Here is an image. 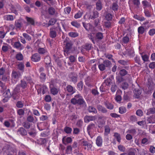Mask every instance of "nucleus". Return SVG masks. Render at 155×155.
<instances>
[{"label": "nucleus", "mask_w": 155, "mask_h": 155, "mask_svg": "<svg viewBox=\"0 0 155 155\" xmlns=\"http://www.w3.org/2000/svg\"><path fill=\"white\" fill-rule=\"evenodd\" d=\"M23 56L22 54L20 53H19L17 54L16 56V59L18 60L21 61L23 59Z\"/></svg>", "instance_id": "45"}, {"label": "nucleus", "mask_w": 155, "mask_h": 155, "mask_svg": "<svg viewBox=\"0 0 155 155\" xmlns=\"http://www.w3.org/2000/svg\"><path fill=\"white\" fill-rule=\"evenodd\" d=\"M4 124L5 126L7 127H13L15 126L14 121L12 119L5 121Z\"/></svg>", "instance_id": "8"}, {"label": "nucleus", "mask_w": 155, "mask_h": 155, "mask_svg": "<svg viewBox=\"0 0 155 155\" xmlns=\"http://www.w3.org/2000/svg\"><path fill=\"white\" fill-rule=\"evenodd\" d=\"M128 153V155H135L134 150L133 148H130L129 149Z\"/></svg>", "instance_id": "56"}, {"label": "nucleus", "mask_w": 155, "mask_h": 155, "mask_svg": "<svg viewBox=\"0 0 155 155\" xmlns=\"http://www.w3.org/2000/svg\"><path fill=\"white\" fill-rule=\"evenodd\" d=\"M149 131L152 134H155V125H151L149 127Z\"/></svg>", "instance_id": "36"}, {"label": "nucleus", "mask_w": 155, "mask_h": 155, "mask_svg": "<svg viewBox=\"0 0 155 155\" xmlns=\"http://www.w3.org/2000/svg\"><path fill=\"white\" fill-rule=\"evenodd\" d=\"M105 17L107 20L110 21L112 18V16L110 14L107 13L106 14Z\"/></svg>", "instance_id": "48"}, {"label": "nucleus", "mask_w": 155, "mask_h": 155, "mask_svg": "<svg viewBox=\"0 0 155 155\" xmlns=\"http://www.w3.org/2000/svg\"><path fill=\"white\" fill-rule=\"evenodd\" d=\"M20 75L19 72L18 71H13L12 73V82L13 83H15L18 80Z\"/></svg>", "instance_id": "5"}, {"label": "nucleus", "mask_w": 155, "mask_h": 155, "mask_svg": "<svg viewBox=\"0 0 155 155\" xmlns=\"http://www.w3.org/2000/svg\"><path fill=\"white\" fill-rule=\"evenodd\" d=\"M95 119L94 116H86L84 118V121L86 123H88L90 121L94 120Z\"/></svg>", "instance_id": "19"}, {"label": "nucleus", "mask_w": 155, "mask_h": 155, "mask_svg": "<svg viewBox=\"0 0 155 155\" xmlns=\"http://www.w3.org/2000/svg\"><path fill=\"white\" fill-rule=\"evenodd\" d=\"M48 12L49 14L51 15H54L56 12L55 9L53 7H50L48 9Z\"/></svg>", "instance_id": "29"}, {"label": "nucleus", "mask_w": 155, "mask_h": 155, "mask_svg": "<svg viewBox=\"0 0 155 155\" xmlns=\"http://www.w3.org/2000/svg\"><path fill=\"white\" fill-rule=\"evenodd\" d=\"M18 134H20L22 136L26 135L27 134V132L25 130L23 127L19 128L17 131Z\"/></svg>", "instance_id": "15"}, {"label": "nucleus", "mask_w": 155, "mask_h": 155, "mask_svg": "<svg viewBox=\"0 0 155 155\" xmlns=\"http://www.w3.org/2000/svg\"><path fill=\"white\" fill-rule=\"evenodd\" d=\"M69 35L72 38H75L78 36V34L75 32L71 31L68 33Z\"/></svg>", "instance_id": "31"}, {"label": "nucleus", "mask_w": 155, "mask_h": 155, "mask_svg": "<svg viewBox=\"0 0 155 155\" xmlns=\"http://www.w3.org/2000/svg\"><path fill=\"white\" fill-rule=\"evenodd\" d=\"M57 21V20L55 18H53L51 19L49 21L48 23L47 24V27L54 25Z\"/></svg>", "instance_id": "28"}, {"label": "nucleus", "mask_w": 155, "mask_h": 155, "mask_svg": "<svg viewBox=\"0 0 155 155\" xmlns=\"http://www.w3.org/2000/svg\"><path fill=\"white\" fill-rule=\"evenodd\" d=\"M118 5L117 3H113L112 6V9L114 11L117 10L118 8Z\"/></svg>", "instance_id": "53"}, {"label": "nucleus", "mask_w": 155, "mask_h": 155, "mask_svg": "<svg viewBox=\"0 0 155 155\" xmlns=\"http://www.w3.org/2000/svg\"><path fill=\"white\" fill-rule=\"evenodd\" d=\"M71 10V8L69 7H68L64 8V11L65 14H69L70 13Z\"/></svg>", "instance_id": "54"}, {"label": "nucleus", "mask_w": 155, "mask_h": 155, "mask_svg": "<svg viewBox=\"0 0 155 155\" xmlns=\"http://www.w3.org/2000/svg\"><path fill=\"white\" fill-rule=\"evenodd\" d=\"M3 95L4 97L10 98L11 97V93L9 90L8 89L6 91L3 93Z\"/></svg>", "instance_id": "33"}, {"label": "nucleus", "mask_w": 155, "mask_h": 155, "mask_svg": "<svg viewBox=\"0 0 155 155\" xmlns=\"http://www.w3.org/2000/svg\"><path fill=\"white\" fill-rule=\"evenodd\" d=\"M81 144L82 146H85L84 149H85L87 148L88 149V148H90L91 147V145L90 143H88L86 141L83 140L81 141Z\"/></svg>", "instance_id": "21"}, {"label": "nucleus", "mask_w": 155, "mask_h": 155, "mask_svg": "<svg viewBox=\"0 0 155 155\" xmlns=\"http://www.w3.org/2000/svg\"><path fill=\"white\" fill-rule=\"evenodd\" d=\"M38 52L40 54H43L47 52V50L44 48H39L38 49Z\"/></svg>", "instance_id": "43"}, {"label": "nucleus", "mask_w": 155, "mask_h": 155, "mask_svg": "<svg viewBox=\"0 0 155 155\" xmlns=\"http://www.w3.org/2000/svg\"><path fill=\"white\" fill-rule=\"evenodd\" d=\"M141 143L143 144L147 145L150 143V141L147 139L144 138L142 139Z\"/></svg>", "instance_id": "46"}, {"label": "nucleus", "mask_w": 155, "mask_h": 155, "mask_svg": "<svg viewBox=\"0 0 155 155\" xmlns=\"http://www.w3.org/2000/svg\"><path fill=\"white\" fill-rule=\"evenodd\" d=\"M23 36L27 40L29 41L31 40V37L28 34L26 33H23L22 34Z\"/></svg>", "instance_id": "49"}, {"label": "nucleus", "mask_w": 155, "mask_h": 155, "mask_svg": "<svg viewBox=\"0 0 155 155\" xmlns=\"http://www.w3.org/2000/svg\"><path fill=\"white\" fill-rule=\"evenodd\" d=\"M126 109L124 107H121L119 108V112L121 114H123L126 112Z\"/></svg>", "instance_id": "41"}, {"label": "nucleus", "mask_w": 155, "mask_h": 155, "mask_svg": "<svg viewBox=\"0 0 155 155\" xmlns=\"http://www.w3.org/2000/svg\"><path fill=\"white\" fill-rule=\"evenodd\" d=\"M96 9L97 10L100 11L102 8L101 3L100 2H98L96 3Z\"/></svg>", "instance_id": "61"}, {"label": "nucleus", "mask_w": 155, "mask_h": 155, "mask_svg": "<svg viewBox=\"0 0 155 155\" xmlns=\"http://www.w3.org/2000/svg\"><path fill=\"white\" fill-rule=\"evenodd\" d=\"M107 88L108 87L105 86V83H103L100 88V91L102 92H104Z\"/></svg>", "instance_id": "39"}, {"label": "nucleus", "mask_w": 155, "mask_h": 155, "mask_svg": "<svg viewBox=\"0 0 155 155\" xmlns=\"http://www.w3.org/2000/svg\"><path fill=\"white\" fill-rule=\"evenodd\" d=\"M4 20L7 21H13L15 18V17L11 15H7L3 16Z\"/></svg>", "instance_id": "11"}, {"label": "nucleus", "mask_w": 155, "mask_h": 155, "mask_svg": "<svg viewBox=\"0 0 155 155\" xmlns=\"http://www.w3.org/2000/svg\"><path fill=\"white\" fill-rule=\"evenodd\" d=\"M45 100L47 102H50L51 100V98L50 95H47L45 97Z\"/></svg>", "instance_id": "64"}, {"label": "nucleus", "mask_w": 155, "mask_h": 155, "mask_svg": "<svg viewBox=\"0 0 155 155\" xmlns=\"http://www.w3.org/2000/svg\"><path fill=\"white\" fill-rule=\"evenodd\" d=\"M154 119V118L153 117H150L147 118V121L148 122V123H155Z\"/></svg>", "instance_id": "52"}, {"label": "nucleus", "mask_w": 155, "mask_h": 155, "mask_svg": "<svg viewBox=\"0 0 155 155\" xmlns=\"http://www.w3.org/2000/svg\"><path fill=\"white\" fill-rule=\"evenodd\" d=\"M9 9L11 12L15 15L18 14L17 11V6L16 5H14L12 4L9 5Z\"/></svg>", "instance_id": "14"}, {"label": "nucleus", "mask_w": 155, "mask_h": 155, "mask_svg": "<svg viewBox=\"0 0 155 155\" xmlns=\"http://www.w3.org/2000/svg\"><path fill=\"white\" fill-rule=\"evenodd\" d=\"M67 91L73 94L75 92V89L72 86L70 85H68L66 87Z\"/></svg>", "instance_id": "17"}, {"label": "nucleus", "mask_w": 155, "mask_h": 155, "mask_svg": "<svg viewBox=\"0 0 155 155\" xmlns=\"http://www.w3.org/2000/svg\"><path fill=\"white\" fill-rule=\"evenodd\" d=\"M103 38V34L100 32L97 33L96 35L95 39L96 40H101Z\"/></svg>", "instance_id": "25"}, {"label": "nucleus", "mask_w": 155, "mask_h": 155, "mask_svg": "<svg viewBox=\"0 0 155 155\" xmlns=\"http://www.w3.org/2000/svg\"><path fill=\"white\" fill-rule=\"evenodd\" d=\"M27 84L26 82L23 80L21 81V86L23 88H25L27 86Z\"/></svg>", "instance_id": "50"}, {"label": "nucleus", "mask_w": 155, "mask_h": 155, "mask_svg": "<svg viewBox=\"0 0 155 155\" xmlns=\"http://www.w3.org/2000/svg\"><path fill=\"white\" fill-rule=\"evenodd\" d=\"M138 31L139 34H142L145 31V29L143 27L140 26L138 28Z\"/></svg>", "instance_id": "34"}, {"label": "nucleus", "mask_w": 155, "mask_h": 155, "mask_svg": "<svg viewBox=\"0 0 155 155\" xmlns=\"http://www.w3.org/2000/svg\"><path fill=\"white\" fill-rule=\"evenodd\" d=\"M38 143L40 144H42L46 143V140L45 138H40L38 140Z\"/></svg>", "instance_id": "51"}, {"label": "nucleus", "mask_w": 155, "mask_h": 155, "mask_svg": "<svg viewBox=\"0 0 155 155\" xmlns=\"http://www.w3.org/2000/svg\"><path fill=\"white\" fill-rule=\"evenodd\" d=\"M129 38L127 36L124 37L123 38V41L124 43L127 44L129 41Z\"/></svg>", "instance_id": "63"}, {"label": "nucleus", "mask_w": 155, "mask_h": 155, "mask_svg": "<svg viewBox=\"0 0 155 155\" xmlns=\"http://www.w3.org/2000/svg\"><path fill=\"white\" fill-rule=\"evenodd\" d=\"M134 53V51L131 48H130L129 49H126V50L124 52V55H126L130 57L133 56Z\"/></svg>", "instance_id": "9"}, {"label": "nucleus", "mask_w": 155, "mask_h": 155, "mask_svg": "<svg viewBox=\"0 0 155 155\" xmlns=\"http://www.w3.org/2000/svg\"><path fill=\"white\" fill-rule=\"evenodd\" d=\"M20 86L19 85H17L14 90L12 97L14 99H17L18 97V94H17L20 92Z\"/></svg>", "instance_id": "7"}, {"label": "nucleus", "mask_w": 155, "mask_h": 155, "mask_svg": "<svg viewBox=\"0 0 155 155\" xmlns=\"http://www.w3.org/2000/svg\"><path fill=\"white\" fill-rule=\"evenodd\" d=\"M141 3L143 5V7L144 9H146L147 8L150 7L151 6V5L150 3L148 2L147 0L143 1Z\"/></svg>", "instance_id": "12"}, {"label": "nucleus", "mask_w": 155, "mask_h": 155, "mask_svg": "<svg viewBox=\"0 0 155 155\" xmlns=\"http://www.w3.org/2000/svg\"><path fill=\"white\" fill-rule=\"evenodd\" d=\"M61 30V28L59 27H52L50 29V35L51 37L54 38L56 37L57 33Z\"/></svg>", "instance_id": "2"}, {"label": "nucleus", "mask_w": 155, "mask_h": 155, "mask_svg": "<svg viewBox=\"0 0 155 155\" xmlns=\"http://www.w3.org/2000/svg\"><path fill=\"white\" fill-rule=\"evenodd\" d=\"M41 91L42 92L43 94H45L48 91V88L45 85L42 86L41 89Z\"/></svg>", "instance_id": "44"}, {"label": "nucleus", "mask_w": 155, "mask_h": 155, "mask_svg": "<svg viewBox=\"0 0 155 155\" xmlns=\"http://www.w3.org/2000/svg\"><path fill=\"white\" fill-rule=\"evenodd\" d=\"M104 26L106 28H109L111 26V23L110 21H105L104 23Z\"/></svg>", "instance_id": "55"}, {"label": "nucleus", "mask_w": 155, "mask_h": 155, "mask_svg": "<svg viewBox=\"0 0 155 155\" xmlns=\"http://www.w3.org/2000/svg\"><path fill=\"white\" fill-rule=\"evenodd\" d=\"M114 136L115 138L118 142H120L121 138L120 135L119 134L117 133H114Z\"/></svg>", "instance_id": "27"}, {"label": "nucleus", "mask_w": 155, "mask_h": 155, "mask_svg": "<svg viewBox=\"0 0 155 155\" xmlns=\"http://www.w3.org/2000/svg\"><path fill=\"white\" fill-rule=\"evenodd\" d=\"M141 57L142 60H143L144 62L148 61H149V56L148 55L145 54L144 55H142Z\"/></svg>", "instance_id": "38"}, {"label": "nucleus", "mask_w": 155, "mask_h": 155, "mask_svg": "<svg viewBox=\"0 0 155 155\" xmlns=\"http://www.w3.org/2000/svg\"><path fill=\"white\" fill-rule=\"evenodd\" d=\"M99 16V13L96 11H93L92 12H89L87 13L85 16H84L85 18L86 17H87V18L88 19H94L96 18H97Z\"/></svg>", "instance_id": "4"}, {"label": "nucleus", "mask_w": 155, "mask_h": 155, "mask_svg": "<svg viewBox=\"0 0 155 155\" xmlns=\"http://www.w3.org/2000/svg\"><path fill=\"white\" fill-rule=\"evenodd\" d=\"M110 129L109 127L108 126H106L105 127L104 135H107L110 132Z\"/></svg>", "instance_id": "37"}, {"label": "nucleus", "mask_w": 155, "mask_h": 155, "mask_svg": "<svg viewBox=\"0 0 155 155\" xmlns=\"http://www.w3.org/2000/svg\"><path fill=\"white\" fill-rule=\"evenodd\" d=\"M146 114L149 115L151 114H153L155 113V108H151L147 110Z\"/></svg>", "instance_id": "26"}, {"label": "nucleus", "mask_w": 155, "mask_h": 155, "mask_svg": "<svg viewBox=\"0 0 155 155\" xmlns=\"http://www.w3.org/2000/svg\"><path fill=\"white\" fill-rule=\"evenodd\" d=\"M71 24L72 25L77 28H79L80 26V24L77 21H72Z\"/></svg>", "instance_id": "57"}, {"label": "nucleus", "mask_w": 155, "mask_h": 155, "mask_svg": "<svg viewBox=\"0 0 155 155\" xmlns=\"http://www.w3.org/2000/svg\"><path fill=\"white\" fill-rule=\"evenodd\" d=\"M88 110L89 112L94 114H96L97 112L96 109L92 106H89L88 108Z\"/></svg>", "instance_id": "35"}, {"label": "nucleus", "mask_w": 155, "mask_h": 155, "mask_svg": "<svg viewBox=\"0 0 155 155\" xmlns=\"http://www.w3.org/2000/svg\"><path fill=\"white\" fill-rule=\"evenodd\" d=\"M26 19L28 22V25H35V21L33 18L26 17Z\"/></svg>", "instance_id": "24"}, {"label": "nucleus", "mask_w": 155, "mask_h": 155, "mask_svg": "<svg viewBox=\"0 0 155 155\" xmlns=\"http://www.w3.org/2000/svg\"><path fill=\"white\" fill-rule=\"evenodd\" d=\"M105 106L109 109L112 110L114 106L111 104L107 102L105 104Z\"/></svg>", "instance_id": "47"}, {"label": "nucleus", "mask_w": 155, "mask_h": 155, "mask_svg": "<svg viewBox=\"0 0 155 155\" xmlns=\"http://www.w3.org/2000/svg\"><path fill=\"white\" fill-rule=\"evenodd\" d=\"M51 92L52 94L54 95L58 93V91L56 88L54 87L51 88Z\"/></svg>", "instance_id": "42"}, {"label": "nucleus", "mask_w": 155, "mask_h": 155, "mask_svg": "<svg viewBox=\"0 0 155 155\" xmlns=\"http://www.w3.org/2000/svg\"><path fill=\"white\" fill-rule=\"evenodd\" d=\"M71 102L73 104H78L80 105H84L85 102L81 94H78L75 95L71 100Z\"/></svg>", "instance_id": "1"}, {"label": "nucleus", "mask_w": 155, "mask_h": 155, "mask_svg": "<svg viewBox=\"0 0 155 155\" xmlns=\"http://www.w3.org/2000/svg\"><path fill=\"white\" fill-rule=\"evenodd\" d=\"M83 13L84 11L83 10H81L78 11L77 13L74 15V18L75 19H77L81 18Z\"/></svg>", "instance_id": "22"}, {"label": "nucleus", "mask_w": 155, "mask_h": 155, "mask_svg": "<svg viewBox=\"0 0 155 155\" xmlns=\"http://www.w3.org/2000/svg\"><path fill=\"white\" fill-rule=\"evenodd\" d=\"M137 124L140 126L143 127L146 124V122L145 120H142L139 121L137 122Z\"/></svg>", "instance_id": "60"}, {"label": "nucleus", "mask_w": 155, "mask_h": 155, "mask_svg": "<svg viewBox=\"0 0 155 155\" xmlns=\"http://www.w3.org/2000/svg\"><path fill=\"white\" fill-rule=\"evenodd\" d=\"M64 130L67 134H69L71 133L72 131V129L68 127H66L64 129Z\"/></svg>", "instance_id": "59"}, {"label": "nucleus", "mask_w": 155, "mask_h": 155, "mask_svg": "<svg viewBox=\"0 0 155 155\" xmlns=\"http://www.w3.org/2000/svg\"><path fill=\"white\" fill-rule=\"evenodd\" d=\"M144 13L145 16L147 17H150L151 16V12L147 9H144Z\"/></svg>", "instance_id": "32"}, {"label": "nucleus", "mask_w": 155, "mask_h": 155, "mask_svg": "<svg viewBox=\"0 0 155 155\" xmlns=\"http://www.w3.org/2000/svg\"><path fill=\"white\" fill-rule=\"evenodd\" d=\"M15 26L16 29H20L22 27V23L20 20H17L15 21Z\"/></svg>", "instance_id": "23"}, {"label": "nucleus", "mask_w": 155, "mask_h": 155, "mask_svg": "<svg viewBox=\"0 0 155 155\" xmlns=\"http://www.w3.org/2000/svg\"><path fill=\"white\" fill-rule=\"evenodd\" d=\"M127 73V72L124 69H121L119 72V74L122 76H124L126 75Z\"/></svg>", "instance_id": "40"}, {"label": "nucleus", "mask_w": 155, "mask_h": 155, "mask_svg": "<svg viewBox=\"0 0 155 155\" xmlns=\"http://www.w3.org/2000/svg\"><path fill=\"white\" fill-rule=\"evenodd\" d=\"M83 86V83L82 81H81L78 83L77 84L78 88V90L81 91L82 89Z\"/></svg>", "instance_id": "58"}, {"label": "nucleus", "mask_w": 155, "mask_h": 155, "mask_svg": "<svg viewBox=\"0 0 155 155\" xmlns=\"http://www.w3.org/2000/svg\"><path fill=\"white\" fill-rule=\"evenodd\" d=\"M14 46L15 48L19 50L23 49L24 48V46L19 41H16L14 43Z\"/></svg>", "instance_id": "13"}, {"label": "nucleus", "mask_w": 155, "mask_h": 155, "mask_svg": "<svg viewBox=\"0 0 155 155\" xmlns=\"http://www.w3.org/2000/svg\"><path fill=\"white\" fill-rule=\"evenodd\" d=\"M96 143L98 147H101L102 145L103 140L101 136H98L97 137Z\"/></svg>", "instance_id": "16"}, {"label": "nucleus", "mask_w": 155, "mask_h": 155, "mask_svg": "<svg viewBox=\"0 0 155 155\" xmlns=\"http://www.w3.org/2000/svg\"><path fill=\"white\" fill-rule=\"evenodd\" d=\"M134 93L136 96V97L138 98L139 97V95L141 93V91L140 90L135 89L134 91Z\"/></svg>", "instance_id": "30"}, {"label": "nucleus", "mask_w": 155, "mask_h": 155, "mask_svg": "<svg viewBox=\"0 0 155 155\" xmlns=\"http://www.w3.org/2000/svg\"><path fill=\"white\" fill-rule=\"evenodd\" d=\"M118 148L119 150L121 152H124L126 150L125 147L122 145H118Z\"/></svg>", "instance_id": "62"}, {"label": "nucleus", "mask_w": 155, "mask_h": 155, "mask_svg": "<svg viewBox=\"0 0 155 155\" xmlns=\"http://www.w3.org/2000/svg\"><path fill=\"white\" fill-rule=\"evenodd\" d=\"M83 26L85 29L87 31H91L93 28L92 25L89 23H86L83 22Z\"/></svg>", "instance_id": "18"}, {"label": "nucleus", "mask_w": 155, "mask_h": 155, "mask_svg": "<svg viewBox=\"0 0 155 155\" xmlns=\"http://www.w3.org/2000/svg\"><path fill=\"white\" fill-rule=\"evenodd\" d=\"M72 45L71 43L70 42H68L66 43L64 51V54L65 56H67L68 54L71 52Z\"/></svg>", "instance_id": "6"}, {"label": "nucleus", "mask_w": 155, "mask_h": 155, "mask_svg": "<svg viewBox=\"0 0 155 155\" xmlns=\"http://www.w3.org/2000/svg\"><path fill=\"white\" fill-rule=\"evenodd\" d=\"M40 56L38 53H35L33 54L31 57L32 61L34 62H37L40 60Z\"/></svg>", "instance_id": "10"}, {"label": "nucleus", "mask_w": 155, "mask_h": 155, "mask_svg": "<svg viewBox=\"0 0 155 155\" xmlns=\"http://www.w3.org/2000/svg\"><path fill=\"white\" fill-rule=\"evenodd\" d=\"M72 139L70 137H64L62 139V142L64 144H66L71 142Z\"/></svg>", "instance_id": "20"}, {"label": "nucleus", "mask_w": 155, "mask_h": 155, "mask_svg": "<svg viewBox=\"0 0 155 155\" xmlns=\"http://www.w3.org/2000/svg\"><path fill=\"white\" fill-rule=\"evenodd\" d=\"M111 64V62L108 60L104 61L103 63L98 64L99 69L101 71L105 70L106 68L109 67Z\"/></svg>", "instance_id": "3"}]
</instances>
